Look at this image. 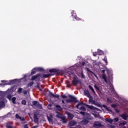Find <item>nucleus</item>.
I'll list each match as a JSON object with an SVG mask.
<instances>
[{"instance_id":"nucleus-1","label":"nucleus","mask_w":128,"mask_h":128,"mask_svg":"<svg viewBox=\"0 0 128 128\" xmlns=\"http://www.w3.org/2000/svg\"><path fill=\"white\" fill-rule=\"evenodd\" d=\"M80 106H87V108H90V110H100V109L94 106H93L88 105V104L80 102H78V104L76 106V108H78V110L79 109L78 107ZM79 110H82V112H86V108L84 106H81Z\"/></svg>"},{"instance_id":"nucleus-2","label":"nucleus","mask_w":128,"mask_h":128,"mask_svg":"<svg viewBox=\"0 0 128 128\" xmlns=\"http://www.w3.org/2000/svg\"><path fill=\"white\" fill-rule=\"evenodd\" d=\"M68 98H70V99H68L66 100V104H68L70 102H74L75 104L76 102H78V99L72 96V95H68Z\"/></svg>"},{"instance_id":"nucleus-3","label":"nucleus","mask_w":128,"mask_h":128,"mask_svg":"<svg viewBox=\"0 0 128 128\" xmlns=\"http://www.w3.org/2000/svg\"><path fill=\"white\" fill-rule=\"evenodd\" d=\"M1 82H2V86H8L12 84H14V82H16V79L10 80L9 81L2 80H1Z\"/></svg>"},{"instance_id":"nucleus-4","label":"nucleus","mask_w":128,"mask_h":128,"mask_svg":"<svg viewBox=\"0 0 128 128\" xmlns=\"http://www.w3.org/2000/svg\"><path fill=\"white\" fill-rule=\"evenodd\" d=\"M32 104H31V106H32V108L35 106V108H39L40 110L42 108V104H40L39 102H38L37 101H32Z\"/></svg>"},{"instance_id":"nucleus-5","label":"nucleus","mask_w":128,"mask_h":128,"mask_svg":"<svg viewBox=\"0 0 128 128\" xmlns=\"http://www.w3.org/2000/svg\"><path fill=\"white\" fill-rule=\"evenodd\" d=\"M12 89L8 90L5 92V94L7 96L6 98L8 100H12Z\"/></svg>"},{"instance_id":"nucleus-6","label":"nucleus","mask_w":128,"mask_h":128,"mask_svg":"<svg viewBox=\"0 0 128 128\" xmlns=\"http://www.w3.org/2000/svg\"><path fill=\"white\" fill-rule=\"evenodd\" d=\"M78 84H82V81L78 79L75 77L73 78V80L72 81V84L74 86H76Z\"/></svg>"},{"instance_id":"nucleus-7","label":"nucleus","mask_w":128,"mask_h":128,"mask_svg":"<svg viewBox=\"0 0 128 128\" xmlns=\"http://www.w3.org/2000/svg\"><path fill=\"white\" fill-rule=\"evenodd\" d=\"M49 92L48 96H50V98H60V95L59 94H52L50 91H48Z\"/></svg>"},{"instance_id":"nucleus-8","label":"nucleus","mask_w":128,"mask_h":128,"mask_svg":"<svg viewBox=\"0 0 128 128\" xmlns=\"http://www.w3.org/2000/svg\"><path fill=\"white\" fill-rule=\"evenodd\" d=\"M94 128H100L102 126V124L100 122H95L94 124Z\"/></svg>"},{"instance_id":"nucleus-9","label":"nucleus","mask_w":128,"mask_h":128,"mask_svg":"<svg viewBox=\"0 0 128 128\" xmlns=\"http://www.w3.org/2000/svg\"><path fill=\"white\" fill-rule=\"evenodd\" d=\"M34 122H35V124H38V114H34Z\"/></svg>"},{"instance_id":"nucleus-10","label":"nucleus","mask_w":128,"mask_h":128,"mask_svg":"<svg viewBox=\"0 0 128 128\" xmlns=\"http://www.w3.org/2000/svg\"><path fill=\"white\" fill-rule=\"evenodd\" d=\"M40 76V74H37L36 75L32 76L31 78V80H36L37 78H38V77Z\"/></svg>"},{"instance_id":"nucleus-11","label":"nucleus","mask_w":128,"mask_h":128,"mask_svg":"<svg viewBox=\"0 0 128 128\" xmlns=\"http://www.w3.org/2000/svg\"><path fill=\"white\" fill-rule=\"evenodd\" d=\"M76 124L78 123L76 121L72 120L68 122V126H76Z\"/></svg>"},{"instance_id":"nucleus-12","label":"nucleus","mask_w":128,"mask_h":128,"mask_svg":"<svg viewBox=\"0 0 128 128\" xmlns=\"http://www.w3.org/2000/svg\"><path fill=\"white\" fill-rule=\"evenodd\" d=\"M50 117H49L48 116H47V118L49 122H50V124H54V121L52 120V114H50Z\"/></svg>"},{"instance_id":"nucleus-13","label":"nucleus","mask_w":128,"mask_h":128,"mask_svg":"<svg viewBox=\"0 0 128 128\" xmlns=\"http://www.w3.org/2000/svg\"><path fill=\"white\" fill-rule=\"evenodd\" d=\"M120 118H123V120H128V115L126 114H122L120 116Z\"/></svg>"},{"instance_id":"nucleus-14","label":"nucleus","mask_w":128,"mask_h":128,"mask_svg":"<svg viewBox=\"0 0 128 128\" xmlns=\"http://www.w3.org/2000/svg\"><path fill=\"white\" fill-rule=\"evenodd\" d=\"M49 72L52 73V72H56V74L60 72V70L56 69V68H52L49 70Z\"/></svg>"},{"instance_id":"nucleus-15","label":"nucleus","mask_w":128,"mask_h":128,"mask_svg":"<svg viewBox=\"0 0 128 128\" xmlns=\"http://www.w3.org/2000/svg\"><path fill=\"white\" fill-rule=\"evenodd\" d=\"M86 70L88 72H90V74H92V76H94L96 78H98V76H96L94 73V72H92V71L90 70L88 68H86Z\"/></svg>"},{"instance_id":"nucleus-16","label":"nucleus","mask_w":128,"mask_h":128,"mask_svg":"<svg viewBox=\"0 0 128 128\" xmlns=\"http://www.w3.org/2000/svg\"><path fill=\"white\" fill-rule=\"evenodd\" d=\"M84 95L86 96H87V98H88L90 96H92L90 95V92H88V90H84Z\"/></svg>"},{"instance_id":"nucleus-17","label":"nucleus","mask_w":128,"mask_h":128,"mask_svg":"<svg viewBox=\"0 0 128 128\" xmlns=\"http://www.w3.org/2000/svg\"><path fill=\"white\" fill-rule=\"evenodd\" d=\"M117 107H118V106L116 105V104H111V108H114L116 112H120V111L118 110V109H116V108Z\"/></svg>"},{"instance_id":"nucleus-18","label":"nucleus","mask_w":128,"mask_h":128,"mask_svg":"<svg viewBox=\"0 0 128 128\" xmlns=\"http://www.w3.org/2000/svg\"><path fill=\"white\" fill-rule=\"evenodd\" d=\"M108 76L110 80H111V82H112V79L114 78L112 77V76H114V74H112V72H110V73L108 72Z\"/></svg>"},{"instance_id":"nucleus-19","label":"nucleus","mask_w":128,"mask_h":128,"mask_svg":"<svg viewBox=\"0 0 128 128\" xmlns=\"http://www.w3.org/2000/svg\"><path fill=\"white\" fill-rule=\"evenodd\" d=\"M6 104H4V101H0V110L4 108Z\"/></svg>"},{"instance_id":"nucleus-20","label":"nucleus","mask_w":128,"mask_h":128,"mask_svg":"<svg viewBox=\"0 0 128 128\" xmlns=\"http://www.w3.org/2000/svg\"><path fill=\"white\" fill-rule=\"evenodd\" d=\"M56 108H57V110H58L59 112H62V108L60 106V104H56L55 106Z\"/></svg>"},{"instance_id":"nucleus-21","label":"nucleus","mask_w":128,"mask_h":128,"mask_svg":"<svg viewBox=\"0 0 128 128\" xmlns=\"http://www.w3.org/2000/svg\"><path fill=\"white\" fill-rule=\"evenodd\" d=\"M94 88L97 92H100V89L98 86H96V84L94 85Z\"/></svg>"},{"instance_id":"nucleus-22","label":"nucleus","mask_w":128,"mask_h":128,"mask_svg":"<svg viewBox=\"0 0 128 128\" xmlns=\"http://www.w3.org/2000/svg\"><path fill=\"white\" fill-rule=\"evenodd\" d=\"M102 78L103 80H104V82H106V84H108V80H106V74H102Z\"/></svg>"},{"instance_id":"nucleus-23","label":"nucleus","mask_w":128,"mask_h":128,"mask_svg":"<svg viewBox=\"0 0 128 128\" xmlns=\"http://www.w3.org/2000/svg\"><path fill=\"white\" fill-rule=\"evenodd\" d=\"M102 106H103V108H106L108 112H112V110L110 109V108H108V106H106L103 104Z\"/></svg>"},{"instance_id":"nucleus-24","label":"nucleus","mask_w":128,"mask_h":128,"mask_svg":"<svg viewBox=\"0 0 128 128\" xmlns=\"http://www.w3.org/2000/svg\"><path fill=\"white\" fill-rule=\"evenodd\" d=\"M66 84L67 88H70V86H72V84H70V81L68 80H66Z\"/></svg>"},{"instance_id":"nucleus-25","label":"nucleus","mask_w":128,"mask_h":128,"mask_svg":"<svg viewBox=\"0 0 128 128\" xmlns=\"http://www.w3.org/2000/svg\"><path fill=\"white\" fill-rule=\"evenodd\" d=\"M52 76V74H44L42 76V78H46L49 76Z\"/></svg>"},{"instance_id":"nucleus-26","label":"nucleus","mask_w":128,"mask_h":128,"mask_svg":"<svg viewBox=\"0 0 128 128\" xmlns=\"http://www.w3.org/2000/svg\"><path fill=\"white\" fill-rule=\"evenodd\" d=\"M36 74V68L32 69L30 73V76H34V74Z\"/></svg>"},{"instance_id":"nucleus-27","label":"nucleus","mask_w":128,"mask_h":128,"mask_svg":"<svg viewBox=\"0 0 128 128\" xmlns=\"http://www.w3.org/2000/svg\"><path fill=\"white\" fill-rule=\"evenodd\" d=\"M82 122L84 124L86 125V124H88V121L86 119H84L82 121Z\"/></svg>"},{"instance_id":"nucleus-28","label":"nucleus","mask_w":128,"mask_h":128,"mask_svg":"<svg viewBox=\"0 0 128 128\" xmlns=\"http://www.w3.org/2000/svg\"><path fill=\"white\" fill-rule=\"evenodd\" d=\"M125 124H126V121H123L120 123L119 126H125Z\"/></svg>"},{"instance_id":"nucleus-29","label":"nucleus","mask_w":128,"mask_h":128,"mask_svg":"<svg viewBox=\"0 0 128 128\" xmlns=\"http://www.w3.org/2000/svg\"><path fill=\"white\" fill-rule=\"evenodd\" d=\"M106 122H109L110 124H112L114 122V120L112 118L110 119H106Z\"/></svg>"},{"instance_id":"nucleus-30","label":"nucleus","mask_w":128,"mask_h":128,"mask_svg":"<svg viewBox=\"0 0 128 128\" xmlns=\"http://www.w3.org/2000/svg\"><path fill=\"white\" fill-rule=\"evenodd\" d=\"M6 128H14V126H10V123H6Z\"/></svg>"},{"instance_id":"nucleus-31","label":"nucleus","mask_w":128,"mask_h":128,"mask_svg":"<svg viewBox=\"0 0 128 128\" xmlns=\"http://www.w3.org/2000/svg\"><path fill=\"white\" fill-rule=\"evenodd\" d=\"M68 118L70 119V120H72V118H74V114L70 113L68 114Z\"/></svg>"},{"instance_id":"nucleus-32","label":"nucleus","mask_w":128,"mask_h":128,"mask_svg":"<svg viewBox=\"0 0 128 128\" xmlns=\"http://www.w3.org/2000/svg\"><path fill=\"white\" fill-rule=\"evenodd\" d=\"M97 54L98 56H102V54H104V52H102V50H98L97 52Z\"/></svg>"},{"instance_id":"nucleus-33","label":"nucleus","mask_w":128,"mask_h":128,"mask_svg":"<svg viewBox=\"0 0 128 128\" xmlns=\"http://www.w3.org/2000/svg\"><path fill=\"white\" fill-rule=\"evenodd\" d=\"M88 98H89L88 102H92L94 100L92 96V95Z\"/></svg>"},{"instance_id":"nucleus-34","label":"nucleus","mask_w":128,"mask_h":128,"mask_svg":"<svg viewBox=\"0 0 128 128\" xmlns=\"http://www.w3.org/2000/svg\"><path fill=\"white\" fill-rule=\"evenodd\" d=\"M81 78H86V76H84V71H82L80 73Z\"/></svg>"},{"instance_id":"nucleus-35","label":"nucleus","mask_w":128,"mask_h":128,"mask_svg":"<svg viewBox=\"0 0 128 128\" xmlns=\"http://www.w3.org/2000/svg\"><path fill=\"white\" fill-rule=\"evenodd\" d=\"M16 97H13L12 98V102L14 104H16Z\"/></svg>"},{"instance_id":"nucleus-36","label":"nucleus","mask_w":128,"mask_h":128,"mask_svg":"<svg viewBox=\"0 0 128 128\" xmlns=\"http://www.w3.org/2000/svg\"><path fill=\"white\" fill-rule=\"evenodd\" d=\"M22 104H23L24 106H26V100H22L21 102Z\"/></svg>"},{"instance_id":"nucleus-37","label":"nucleus","mask_w":128,"mask_h":128,"mask_svg":"<svg viewBox=\"0 0 128 128\" xmlns=\"http://www.w3.org/2000/svg\"><path fill=\"white\" fill-rule=\"evenodd\" d=\"M34 82H30L28 84V88L29 86H32L34 85Z\"/></svg>"},{"instance_id":"nucleus-38","label":"nucleus","mask_w":128,"mask_h":128,"mask_svg":"<svg viewBox=\"0 0 128 128\" xmlns=\"http://www.w3.org/2000/svg\"><path fill=\"white\" fill-rule=\"evenodd\" d=\"M22 88H18V94H22Z\"/></svg>"},{"instance_id":"nucleus-39","label":"nucleus","mask_w":128,"mask_h":128,"mask_svg":"<svg viewBox=\"0 0 128 128\" xmlns=\"http://www.w3.org/2000/svg\"><path fill=\"white\" fill-rule=\"evenodd\" d=\"M103 60L105 62L106 64H108V60L106 56L103 59Z\"/></svg>"},{"instance_id":"nucleus-40","label":"nucleus","mask_w":128,"mask_h":128,"mask_svg":"<svg viewBox=\"0 0 128 128\" xmlns=\"http://www.w3.org/2000/svg\"><path fill=\"white\" fill-rule=\"evenodd\" d=\"M15 116L17 120H20V116L18 114H16Z\"/></svg>"},{"instance_id":"nucleus-41","label":"nucleus","mask_w":128,"mask_h":128,"mask_svg":"<svg viewBox=\"0 0 128 128\" xmlns=\"http://www.w3.org/2000/svg\"><path fill=\"white\" fill-rule=\"evenodd\" d=\"M95 106H98L99 108H102V106H100V103L96 102Z\"/></svg>"},{"instance_id":"nucleus-42","label":"nucleus","mask_w":128,"mask_h":128,"mask_svg":"<svg viewBox=\"0 0 128 128\" xmlns=\"http://www.w3.org/2000/svg\"><path fill=\"white\" fill-rule=\"evenodd\" d=\"M21 122H24L26 120V118H24V117H20V118L19 119Z\"/></svg>"},{"instance_id":"nucleus-43","label":"nucleus","mask_w":128,"mask_h":128,"mask_svg":"<svg viewBox=\"0 0 128 128\" xmlns=\"http://www.w3.org/2000/svg\"><path fill=\"white\" fill-rule=\"evenodd\" d=\"M79 114H82V116H86V112H80Z\"/></svg>"},{"instance_id":"nucleus-44","label":"nucleus","mask_w":128,"mask_h":128,"mask_svg":"<svg viewBox=\"0 0 128 128\" xmlns=\"http://www.w3.org/2000/svg\"><path fill=\"white\" fill-rule=\"evenodd\" d=\"M114 120V122H118V118H114L113 120V121Z\"/></svg>"},{"instance_id":"nucleus-45","label":"nucleus","mask_w":128,"mask_h":128,"mask_svg":"<svg viewBox=\"0 0 128 128\" xmlns=\"http://www.w3.org/2000/svg\"><path fill=\"white\" fill-rule=\"evenodd\" d=\"M62 114H58L56 115V118H60L61 116H62Z\"/></svg>"},{"instance_id":"nucleus-46","label":"nucleus","mask_w":128,"mask_h":128,"mask_svg":"<svg viewBox=\"0 0 128 128\" xmlns=\"http://www.w3.org/2000/svg\"><path fill=\"white\" fill-rule=\"evenodd\" d=\"M61 98H68V96L66 95H61Z\"/></svg>"},{"instance_id":"nucleus-47","label":"nucleus","mask_w":128,"mask_h":128,"mask_svg":"<svg viewBox=\"0 0 128 128\" xmlns=\"http://www.w3.org/2000/svg\"><path fill=\"white\" fill-rule=\"evenodd\" d=\"M60 120H66V116H62L61 117H60Z\"/></svg>"},{"instance_id":"nucleus-48","label":"nucleus","mask_w":128,"mask_h":128,"mask_svg":"<svg viewBox=\"0 0 128 128\" xmlns=\"http://www.w3.org/2000/svg\"><path fill=\"white\" fill-rule=\"evenodd\" d=\"M43 76L42 75V74H40V76H39L38 78V80H40L42 79V78H44V77H42Z\"/></svg>"},{"instance_id":"nucleus-49","label":"nucleus","mask_w":128,"mask_h":128,"mask_svg":"<svg viewBox=\"0 0 128 128\" xmlns=\"http://www.w3.org/2000/svg\"><path fill=\"white\" fill-rule=\"evenodd\" d=\"M88 88L90 90H94V88H92L90 85L88 86Z\"/></svg>"},{"instance_id":"nucleus-50","label":"nucleus","mask_w":128,"mask_h":128,"mask_svg":"<svg viewBox=\"0 0 128 128\" xmlns=\"http://www.w3.org/2000/svg\"><path fill=\"white\" fill-rule=\"evenodd\" d=\"M96 100H93L92 102H91V104H94L96 105Z\"/></svg>"},{"instance_id":"nucleus-51","label":"nucleus","mask_w":128,"mask_h":128,"mask_svg":"<svg viewBox=\"0 0 128 128\" xmlns=\"http://www.w3.org/2000/svg\"><path fill=\"white\" fill-rule=\"evenodd\" d=\"M74 19L76 20H80V18H78V16H75L74 17Z\"/></svg>"},{"instance_id":"nucleus-52","label":"nucleus","mask_w":128,"mask_h":128,"mask_svg":"<svg viewBox=\"0 0 128 128\" xmlns=\"http://www.w3.org/2000/svg\"><path fill=\"white\" fill-rule=\"evenodd\" d=\"M68 122V121L66 120V119H64V120H62V123L63 124H66Z\"/></svg>"},{"instance_id":"nucleus-53","label":"nucleus","mask_w":128,"mask_h":128,"mask_svg":"<svg viewBox=\"0 0 128 128\" xmlns=\"http://www.w3.org/2000/svg\"><path fill=\"white\" fill-rule=\"evenodd\" d=\"M107 101L108 102H112V100L110 99L109 98H107Z\"/></svg>"},{"instance_id":"nucleus-54","label":"nucleus","mask_w":128,"mask_h":128,"mask_svg":"<svg viewBox=\"0 0 128 128\" xmlns=\"http://www.w3.org/2000/svg\"><path fill=\"white\" fill-rule=\"evenodd\" d=\"M44 69L42 68H38V70H40V72H42Z\"/></svg>"},{"instance_id":"nucleus-55","label":"nucleus","mask_w":128,"mask_h":128,"mask_svg":"<svg viewBox=\"0 0 128 128\" xmlns=\"http://www.w3.org/2000/svg\"><path fill=\"white\" fill-rule=\"evenodd\" d=\"M23 94H28V91H26V90L23 91Z\"/></svg>"},{"instance_id":"nucleus-56","label":"nucleus","mask_w":128,"mask_h":128,"mask_svg":"<svg viewBox=\"0 0 128 128\" xmlns=\"http://www.w3.org/2000/svg\"><path fill=\"white\" fill-rule=\"evenodd\" d=\"M98 55V52L93 54L94 56H96Z\"/></svg>"},{"instance_id":"nucleus-57","label":"nucleus","mask_w":128,"mask_h":128,"mask_svg":"<svg viewBox=\"0 0 128 128\" xmlns=\"http://www.w3.org/2000/svg\"><path fill=\"white\" fill-rule=\"evenodd\" d=\"M91 90H92V92H93L94 94H96V91H94V89H92Z\"/></svg>"},{"instance_id":"nucleus-58","label":"nucleus","mask_w":128,"mask_h":128,"mask_svg":"<svg viewBox=\"0 0 128 128\" xmlns=\"http://www.w3.org/2000/svg\"><path fill=\"white\" fill-rule=\"evenodd\" d=\"M36 88H40V84L37 83Z\"/></svg>"},{"instance_id":"nucleus-59","label":"nucleus","mask_w":128,"mask_h":128,"mask_svg":"<svg viewBox=\"0 0 128 128\" xmlns=\"http://www.w3.org/2000/svg\"><path fill=\"white\" fill-rule=\"evenodd\" d=\"M52 105L51 104H48V108H52Z\"/></svg>"},{"instance_id":"nucleus-60","label":"nucleus","mask_w":128,"mask_h":128,"mask_svg":"<svg viewBox=\"0 0 128 128\" xmlns=\"http://www.w3.org/2000/svg\"><path fill=\"white\" fill-rule=\"evenodd\" d=\"M82 66H86V62H82Z\"/></svg>"},{"instance_id":"nucleus-61","label":"nucleus","mask_w":128,"mask_h":128,"mask_svg":"<svg viewBox=\"0 0 128 128\" xmlns=\"http://www.w3.org/2000/svg\"><path fill=\"white\" fill-rule=\"evenodd\" d=\"M38 126L36 125V126H32V128H38Z\"/></svg>"},{"instance_id":"nucleus-62","label":"nucleus","mask_w":128,"mask_h":128,"mask_svg":"<svg viewBox=\"0 0 128 128\" xmlns=\"http://www.w3.org/2000/svg\"><path fill=\"white\" fill-rule=\"evenodd\" d=\"M106 72V70H102V72L103 74H104V72Z\"/></svg>"},{"instance_id":"nucleus-63","label":"nucleus","mask_w":128,"mask_h":128,"mask_svg":"<svg viewBox=\"0 0 128 128\" xmlns=\"http://www.w3.org/2000/svg\"><path fill=\"white\" fill-rule=\"evenodd\" d=\"M94 114V116L95 117V118H98V114Z\"/></svg>"},{"instance_id":"nucleus-64","label":"nucleus","mask_w":128,"mask_h":128,"mask_svg":"<svg viewBox=\"0 0 128 128\" xmlns=\"http://www.w3.org/2000/svg\"><path fill=\"white\" fill-rule=\"evenodd\" d=\"M62 104H66V102H64V100H62Z\"/></svg>"}]
</instances>
